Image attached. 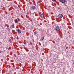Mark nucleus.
I'll use <instances>...</instances> for the list:
<instances>
[{"mask_svg": "<svg viewBox=\"0 0 74 74\" xmlns=\"http://www.w3.org/2000/svg\"><path fill=\"white\" fill-rule=\"evenodd\" d=\"M36 7L34 5H32L30 8V10L31 11L32 10H36Z\"/></svg>", "mask_w": 74, "mask_h": 74, "instance_id": "f257e3e1", "label": "nucleus"}, {"mask_svg": "<svg viewBox=\"0 0 74 74\" xmlns=\"http://www.w3.org/2000/svg\"><path fill=\"white\" fill-rule=\"evenodd\" d=\"M60 1L63 4H66L67 3L66 0H60Z\"/></svg>", "mask_w": 74, "mask_h": 74, "instance_id": "f03ea898", "label": "nucleus"}, {"mask_svg": "<svg viewBox=\"0 0 74 74\" xmlns=\"http://www.w3.org/2000/svg\"><path fill=\"white\" fill-rule=\"evenodd\" d=\"M55 30L56 32H59V30H60V28L59 27L57 26L56 27Z\"/></svg>", "mask_w": 74, "mask_h": 74, "instance_id": "7ed1b4c3", "label": "nucleus"}, {"mask_svg": "<svg viewBox=\"0 0 74 74\" xmlns=\"http://www.w3.org/2000/svg\"><path fill=\"white\" fill-rule=\"evenodd\" d=\"M63 16V15H62V14H60L57 17H58V18H62Z\"/></svg>", "mask_w": 74, "mask_h": 74, "instance_id": "20e7f679", "label": "nucleus"}, {"mask_svg": "<svg viewBox=\"0 0 74 74\" xmlns=\"http://www.w3.org/2000/svg\"><path fill=\"white\" fill-rule=\"evenodd\" d=\"M40 16L41 18H43L44 17V14H40Z\"/></svg>", "mask_w": 74, "mask_h": 74, "instance_id": "39448f33", "label": "nucleus"}, {"mask_svg": "<svg viewBox=\"0 0 74 74\" xmlns=\"http://www.w3.org/2000/svg\"><path fill=\"white\" fill-rule=\"evenodd\" d=\"M17 32L19 34H21V31L19 29H18L17 30Z\"/></svg>", "mask_w": 74, "mask_h": 74, "instance_id": "423d86ee", "label": "nucleus"}, {"mask_svg": "<svg viewBox=\"0 0 74 74\" xmlns=\"http://www.w3.org/2000/svg\"><path fill=\"white\" fill-rule=\"evenodd\" d=\"M12 27V28H14V25L12 24L11 25Z\"/></svg>", "mask_w": 74, "mask_h": 74, "instance_id": "0eeeda50", "label": "nucleus"}, {"mask_svg": "<svg viewBox=\"0 0 74 74\" xmlns=\"http://www.w3.org/2000/svg\"><path fill=\"white\" fill-rule=\"evenodd\" d=\"M14 21L16 23H17V22H18V20L16 19Z\"/></svg>", "mask_w": 74, "mask_h": 74, "instance_id": "6e6552de", "label": "nucleus"}, {"mask_svg": "<svg viewBox=\"0 0 74 74\" xmlns=\"http://www.w3.org/2000/svg\"><path fill=\"white\" fill-rule=\"evenodd\" d=\"M37 31H36L34 32V34H37Z\"/></svg>", "mask_w": 74, "mask_h": 74, "instance_id": "1a4fd4ad", "label": "nucleus"}, {"mask_svg": "<svg viewBox=\"0 0 74 74\" xmlns=\"http://www.w3.org/2000/svg\"><path fill=\"white\" fill-rule=\"evenodd\" d=\"M9 41L10 42H11V39L10 38L9 39Z\"/></svg>", "mask_w": 74, "mask_h": 74, "instance_id": "9d476101", "label": "nucleus"}, {"mask_svg": "<svg viewBox=\"0 0 74 74\" xmlns=\"http://www.w3.org/2000/svg\"><path fill=\"white\" fill-rule=\"evenodd\" d=\"M44 37H43L42 38V41L44 40Z\"/></svg>", "mask_w": 74, "mask_h": 74, "instance_id": "9b49d317", "label": "nucleus"}, {"mask_svg": "<svg viewBox=\"0 0 74 74\" xmlns=\"http://www.w3.org/2000/svg\"><path fill=\"white\" fill-rule=\"evenodd\" d=\"M56 0H54L53 1H54V2H56Z\"/></svg>", "mask_w": 74, "mask_h": 74, "instance_id": "f8f14e48", "label": "nucleus"}, {"mask_svg": "<svg viewBox=\"0 0 74 74\" xmlns=\"http://www.w3.org/2000/svg\"><path fill=\"white\" fill-rule=\"evenodd\" d=\"M1 53V51H0V53Z\"/></svg>", "mask_w": 74, "mask_h": 74, "instance_id": "ddd939ff", "label": "nucleus"}]
</instances>
